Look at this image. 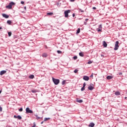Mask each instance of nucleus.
I'll use <instances>...</instances> for the list:
<instances>
[{
	"label": "nucleus",
	"instance_id": "1",
	"mask_svg": "<svg viewBox=\"0 0 127 127\" xmlns=\"http://www.w3.org/2000/svg\"><path fill=\"white\" fill-rule=\"evenodd\" d=\"M15 3L13 2H11L9 3V4L6 6V8H8V9H11L12 8V5H14Z\"/></svg>",
	"mask_w": 127,
	"mask_h": 127
},
{
	"label": "nucleus",
	"instance_id": "2",
	"mask_svg": "<svg viewBox=\"0 0 127 127\" xmlns=\"http://www.w3.org/2000/svg\"><path fill=\"white\" fill-rule=\"evenodd\" d=\"M53 82H54L55 85H58L60 83V80L56 78H52Z\"/></svg>",
	"mask_w": 127,
	"mask_h": 127
},
{
	"label": "nucleus",
	"instance_id": "3",
	"mask_svg": "<svg viewBox=\"0 0 127 127\" xmlns=\"http://www.w3.org/2000/svg\"><path fill=\"white\" fill-rule=\"evenodd\" d=\"M119 44L120 43L119 42V41H117L116 42L114 50H118L119 49V47H120V46H119Z\"/></svg>",
	"mask_w": 127,
	"mask_h": 127
},
{
	"label": "nucleus",
	"instance_id": "4",
	"mask_svg": "<svg viewBox=\"0 0 127 127\" xmlns=\"http://www.w3.org/2000/svg\"><path fill=\"white\" fill-rule=\"evenodd\" d=\"M26 113L27 114H33V111H32V110H31L29 107H27L26 109Z\"/></svg>",
	"mask_w": 127,
	"mask_h": 127
},
{
	"label": "nucleus",
	"instance_id": "5",
	"mask_svg": "<svg viewBox=\"0 0 127 127\" xmlns=\"http://www.w3.org/2000/svg\"><path fill=\"white\" fill-rule=\"evenodd\" d=\"M70 10H65L64 11V16L65 17H67L68 16V13H70Z\"/></svg>",
	"mask_w": 127,
	"mask_h": 127
},
{
	"label": "nucleus",
	"instance_id": "6",
	"mask_svg": "<svg viewBox=\"0 0 127 127\" xmlns=\"http://www.w3.org/2000/svg\"><path fill=\"white\" fill-rule=\"evenodd\" d=\"M102 24H100L99 26V28L97 29V31L98 32H102Z\"/></svg>",
	"mask_w": 127,
	"mask_h": 127
},
{
	"label": "nucleus",
	"instance_id": "7",
	"mask_svg": "<svg viewBox=\"0 0 127 127\" xmlns=\"http://www.w3.org/2000/svg\"><path fill=\"white\" fill-rule=\"evenodd\" d=\"M83 79L85 81H89L90 78L88 76H84Z\"/></svg>",
	"mask_w": 127,
	"mask_h": 127
},
{
	"label": "nucleus",
	"instance_id": "8",
	"mask_svg": "<svg viewBox=\"0 0 127 127\" xmlns=\"http://www.w3.org/2000/svg\"><path fill=\"white\" fill-rule=\"evenodd\" d=\"M88 90H89L90 91H92V90H94V87L93 86H92V85H89L88 87Z\"/></svg>",
	"mask_w": 127,
	"mask_h": 127
},
{
	"label": "nucleus",
	"instance_id": "9",
	"mask_svg": "<svg viewBox=\"0 0 127 127\" xmlns=\"http://www.w3.org/2000/svg\"><path fill=\"white\" fill-rule=\"evenodd\" d=\"M3 17H4L5 18H8L9 17V16L8 15H7L6 14L3 13L2 14Z\"/></svg>",
	"mask_w": 127,
	"mask_h": 127
},
{
	"label": "nucleus",
	"instance_id": "10",
	"mask_svg": "<svg viewBox=\"0 0 127 127\" xmlns=\"http://www.w3.org/2000/svg\"><path fill=\"white\" fill-rule=\"evenodd\" d=\"M5 73H6V71H5V70H2L0 72V75H1V76H2V75H3V74H5Z\"/></svg>",
	"mask_w": 127,
	"mask_h": 127
},
{
	"label": "nucleus",
	"instance_id": "11",
	"mask_svg": "<svg viewBox=\"0 0 127 127\" xmlns=\"http://www.w3.org/2000/svg\"><path fill=\"white\" fill-rule=\"evenodd\" d=\"M103 45L104 47H107L108 46V44L106 42V41H104L103 43Z\"/></svg>",
	"mask_w": 127,
	"mask_h": 127
},
{
	"label": "nucleus",
	"instance_id": "12",
	"mask_svg": "<svg viewBox=\"0 0 127 127\" xmlns=\"http://www.w3.org/2000/svg\"><path fill=\"white\" fill-rule=\"evenodd\" d=\"M107 80H111L112 79H113V76H111V75H108L107 76Z\"/></svg>",
	"mask_w": 127,
	"mask_h": 127
},
{
	"label": "nucleus",
	"instance_id": "13",
	"mask_svg": "<svg viewBox=\"0 0 127 127\" xmlns=\"http://www.w3.org/2000/svg\"><path fill=\"white\" fill-rule=\"evenodd\" d=\"M88 127H95V124H94L93 123H91L89 125Z\"/></svg>",
	"mask_w": 127,
	"mask_h": 127
},
{
	"label": "nucleus",
	"instance_id": "14",
	"mask_svg": "<svg viewBox=\"0 0 127 127\" xmlns=\"http://www.w3.org/2000/svg\"><path fill=\"white\" fill-rule=\"evenodd\" d=\"M76 102L77 103H83V100L81 99H79V98H77L76 100Z\"/></svg>",
	"mask_w": 127,
	"mask_h": 127
},
{
	"label": "nucleus",
	"instance_id": "15",
	"mask_svg": "<svg viewBox=\"0 0 127 127\" xmlns=\"http://www.w3.org/2000/svg\"><path fill=\"white\" fill-rule=\"evenodd\" d=\"M115 95H116V96H120V95H121V92L117 91L115 92Z\"/></svg>",
	"mask_w": 127,
	"mask_h": 127
},
{
	"label": "nucleus",
	"instance_id": "16",
	"mask_svg": "<svg viewBox=\"0 0 127 127\" xmlns=\"http://www.w3.org/2000/svg\"><path fill=\"white\" fill-rule=\"evenodd\" d=\"M42 57H47L48 55L46 53H44L42 55Z\"/></svg>",
	"mask_w": 127,
	"mask_h": 127
},
{
	"label": "nucleus",
	"instance_id": "17",
	"mask_svg": "<svg viewBox=\"0 0 127 127\" xmlns=\"http://www.w3.org/2000/svg\"><path fill=\"white\" fill-rule=\"evenodd\" d=\"M79 55L81 57H84V53H83L82 52L79 53Z\"/></svg>",
	"mask_w": 127,
	"mask_h": 127
},
{
	"label": "nucleus",
	"instance_id": "18",
	"mask_svg": "<svg viewBox=\"0 0 127 127\" xmlns=\"http://www.w3.org/2000/svg\"><path fill=\"white\" fill-rule=\"evenodd\" d=\"M80 31H81V29L78 28L76 31V34L80 33Z\"/></svg>",
	"mask_w": 127,
	"mask_h": 127
},
{
	"label": "nucleus",
	"instance_id": "19",
	"mask_svg": "<svg viewBox=\"0 0 127 127\" xmlns=\"http://www.w3.org/2000/svg\"><path fill=\"white\" fill-rule=\"evenodd\" d=\"M29 78L30 79H33L34 78V75H31L29 76Z\"/></svg>",
	"mask_w": 127,
	"mask_h": 127
},
{
	"label": "nucleus",
	"instance_id": "20",
	"mask_svg": "<svg viewBox=\"0 0 127 127\" xmlns=\"http://www.w3.org/2000/svg\"><path fill=\"white\" fill-rule=\"evenodd\" d=\"M47 15H53V12H50L47 13Z\"/></svg>",
	"mask_w": 127,
	"mask_h": 127
},
{
	"label": "nucleus",
	"instance_id": "21",
	"mask_svg": "<svg viewBox=\"0 0 127 127\" xmlns=\"http://www.w3.org/2000/svg\"><path fill=\"white\" fill-rule=\"evenodd\" d=\"M49 120H50V118H45L44 120V122H46V121H49Z\"/></svg>",
	"mask_w": 127,
	"mask_h": 127
},
{
	"label": "nucleus",
	"instance_id": "22",
	"mask_svg": "<svg viewBox=\"0 0 127 127\" xmlns=\"http://www.w3.org/2000/svg\"><path fill=\"white\" fill-rule=\"evenodd\" d=\"M7 23L8 24H11V21H10V20H7Z\"/></svg>",
	"mask_w": 127,
	"mask_h": 127
},
{
	"label": "nucleus",
	"instance_id": "23",
	"mask_svg": "<svg viewBox=\"0 0 127 127\" xmlns=\"http://www.w3.org/2000/svg\"><path fill=\"white\" fill-rule=\"evenodd\" d=\"M32 93H37V90H31Z\"/></svg>",
	"mask_w": 127,
	"mask_h": 127
},
{
	"label": "nucleus",
	"instance_id": "24",
	"mask_svg": "<svg viewBox=\"0 0 127 127\" xmlns=\"http://www.w3.org/2000/svg\"><path fill=\"white\" fill-rule=\"evenodd\" d=\"M17 119L18 120H21L22 118L20 116H18L17 117Z\"/></svg>",
	"mask_w": 127,
	"mask_h": 127
},
{
	"label": "nucleus",
	"instance_id": "25",
	"mask_svg": "<svg viewBox=\"0 0 127 127\" xmlns=\"http://www.w3.org/2000/svg\"><path fill=\"white\" fill-rule=\"evenodd\" d=\"M74 60H77V59L78 58V57L77 56H74L73 57Z\"/></svg>",
	"mask_w": 127,
	"mask_h": 127
},
{
	"label": "nucleus",
	"instance_id": "26",
	"mask_svg": "<svg viewBox=\"0 0 127 127\" xmlns=\"http://www.w3.org/2000/svg\"><path fill=\"white\" fill-rule=\"evenodd\" d=\"M8 36L10 37L11 36V32H9L8 33Z\"/></svg>",
	"mask_w": 127,
	"mask_h": 127
},
{
	"label": "nucleus",
	"instance_id": "27",
	"mask_svg": "<svg viewBox=\"0 0 127 127\" xmlns=\"http://www.w3.org/2000/svg\"><path fill=\"white\" fill-rule=\"evenodd\" d=\"M65 83H66V81L65 80L63 81L62 84V85H65Z\"/></svg>",
	"mask_w": 127,
	"mask_h": 127
},
{
	"label": "nucleus",
	"instance_id": "28",
	"mask_svg": "<svg viewBox=\"0 0 127 127\" xmlns=\"http://www.w3.org/2000/svg\"><path fill=\"white\" fill-rule=\"evenodd\" d=\"M57 52L58 54H61V53H62V52L61 51H57Z\"/></svg>",
	"mask_w": 127,
	"mask_h": 127
},
{
	"label": "nucleus",
	"instance_id": "29",
	"mask_svg": "<svg viewBox=\"0 0 127 127\" xmlns=\"http://www.w3.org/2000/svg\"><path fill=\"white\" fill-rule=\"evenodd\" d=\"M92 63H93V62L91 61H88V64H92Z\"/></svg>",
	"mask_w": 127,
	"mask_h": 127
},
{
	"label": "nucleus",
	"instance_id": "30",
	"mask_svg": "<svg viewBox=\"0 0 127 127\" xmlns=\"http://www.w3.org/2000/svg\"><path fill=\"white\" fill-rule=\"evenodd\" d=\"M85 90V87H84L83 86L81 88V91H84Z\"/></svg>",
	"mask_w": 127,
	"mask_h": 127
},
{
	"label": "nucleus",
	"instance_id": "31",
	"mask_svg": "<svg viewBox=\"0 0 127 127\" xmlns=\"http://www.w3.org/2000/svg\"><path fill=\"white\" fill-rule=\"evenodd\" d=\"M74 73H78V69H75L74 70Z\"/></svg>",
	"mask_w": 127,
	"mask_h": 127
},
{
	"label": "nucleus",
	"instance_id": "32",
	"mask_svg": "<svg viewBox=\"0 0 127 127\" xmlns=\"http://www.w3.org/2000/svg\"><path fill=\"white\" fill-rule=\"evenodd\" d=\"M19 112H22V111H23V109L21 108L19 109Z\"/></svg>",
	"mask_w": 127,
	"mask_h": 127
},
{
	"label": "nucleus",
	"instance_id": "33",
	"mask_svg": "<svg viewBox=\"0 0 127 127\" xmlns=\"http://www.w3.org/2000/svg\"><path fill=\"white\" fill-rule=\"evenodd\" d=\"M83 87H84V88H85V87H86V83H85V82H84V83H83Z\"/></svg>",
	"mask_w": 127,
	"mask_h": 127
},
{
	"label": "nucleus",
	"instance_id": "34",
	"mask_svg": "<svg viewBox=\"0 0 127 127\" xmlns=\"http://www.w3.org/2000/svg\"><path fill=\"white\" fill-rule=\"evenodd\" d=\"M0 112H2V108L0 107Z\"/></svg>",
	"mask_w": 127,
	"mask_h": 127
},
{
	"label": "nucleus",
	"instance_id": "35",
	"mask_svg": "<svg viewBox=\"0 0 127 127\" xmlns=\"http://www.w3.org/2000/svg\"><path fill=\"white\" fill-rule=\"evenodd\" d=\"M79 11H81V12H84V10H82L81 9H79Z\"/></svg>",
	"mask_w": 127,
	"mask_h": 127
},
{
	"label": "nucleus",
	"instance_id": "36",
	"mask_svg": "<svg viewBox=\"0 0 127 127\" xmlns=\"http://www.w3.org/2000/svg\"><path fill=\"white\" fill-rule=\"evenodd\" d=\"M93 75H94V74L92 73V74L90 75V78H93Z\"/></svg>",
	"mask_w": 127,
	"mask_h": 127
},
{
	"label": "nucleus",
	"instance_id": "37",
	"mask_svg": "<svg viewBox=\"0 0 127 127\" xmlns=\"http://www.w3.org/2000/svg\"><path fill=\"white\" fill-rule=\"evenodd\" d=\"M21 3L22 4H24V1H21Z\"/></svg>",
	"mask_w": 127,
	"mask_h": 127
},
{
	"label": "nucleus",
	"instance_id": "38",
	"mask_svg": "<svg viewBox=\"0 0 127 127\" xmlns=\"http://www.w3.org/2000/svg\"><path fill=\"white\" fill-rule=\"evenodd\" d=\"M14 119H17V116H16V115H14Z\"/></svg>",
	"mask_w": 127,
	"mask_h": 127
},
{
	"label": "nucleus",
	"instance_id": "39",
	"mask_svg": "<svg viewBox=\"0 0 127 127\" xmlns=\"http://www.w3.org/2000/svg\"><path fill=\"white\" fill-rule=\"evenodd\" d=\"M36 118L37 120H39V119H40V117H38L37 115L36 116Z\"/></svg>",
	"mask_w": 127,
	"mask_h": 127
},
{
	"label": "nucleus",
	"instance_id": "40",
	"mask_svg": "<svg viewBox=\"0 0 127 127\" xmlns=\"http://www.w3.org/2000/svg\"><path fill=\"white\" fill-rule=\"evenodd\" d=\"M92 9H97V8L96 7H93Z\"/></svg>",
	"mask_w": 127,
	"mask_h": 127
},
{
	"label": "nucleus",
	"instance_id": "41",
	"mask_svg": "<svg viewBox=\"0 0 127 127\" xmlns=\"http://www.w3.org/2000/svg\"><path fill=\"white\" fill-rule=\"evenodd\" d=\"M32 127H36V125L35 124H34L33 126Z\"/></svg>",
	"mask_w": 127,
	"mask_h": 127
},
{
	"label": "nucleus",
	"instance_id": "42",
	"mask_svg": "<svg viewBox=\"0 0 127 127\" xmlns=\"http://www.w3.org/2000/svg\"><path fill=\"white\" fill-rule=\"evenodd\" d=\"M72 16H73V17H75V14H74V13H73V14H72Z\"/></svg>",
	"mask_w": 127,
	"mask_h": 127
},
{
	"label": "nucleus",
	"instance_id": "43",
	"mask_svg": "<svg viewBox=\"0 0 127 127\" xmlns=\"http://www.w3.org/2000/svg\"><path fill=\"white\" fill-rule=\"evenodd\" d=\"M70 1L73 2V1H75V0H70Z\"/></svg>",
	"mask_w": 127,
	"mask_h": 127
},
{
	"label": "nucleus",
	"instance_id": "44",
	"mask_svg": "<svg viewBox=\"0 0 127 127\" xmlns=\"http://www.w3.org/2000/svg\"><path fill=\"white\" fill-rule=\"evenodd\" d=\"M119 75H123V73L120 72V73H119Z\"/></svg>",
	"mask_w": 127,
	"mask_h": 127
},
{
	"label": "nucleus",
	"instance_id": "45",
	"mask_svg": "<svg viewBox=\"0 0 127 127\" xmlns=\"http://www.w3.org/2000/svg\"><path fill=\"white\" fill-rule=\"evenodd\" d=\"M24 8L25 10H26V6H25V7H24Z\"/></svg>",
	"mask_w": 127,
	"mask_h": 127
},
{
	"label": "nucleus",
	"instance_id": "46",
	"mask_svg": "<svg viewBox=\"0 0 127 127\" xmlns=\"http://www.w3.org/2000/svg\"><path fill=\"white\" fill-rule=\"evenodd\" d=\"M88 20H89V19H85V21H88Z\"/></svg>",
	"mask_w": 127,
	"mask_h": 127
},
{
	"label": "nucleus",
	"instance_id": "47",
	"mask_svg": "<svg viewBox=\"0 0 127 127\" xmlns=\"http://www.w3.org/2000/svg\"><path fill=\"white\" fill-rule=\"evenodd\" d=\"M45 48H46V49H47V48H48L47 47V46H45Z\"/></svg>",
	"mask_w": 127,
	"mask_h": 127
},
{
	"label": "nucleus",
	"instance_id": "48",
	"mask_svg": "<svg viewBox=\"0 0 127 127\" xmlns=\"http://www.w3.org/2000/svg\"><path fill=\"white\" fill-rule=\"evenodd\" d=\"M41 124L42 125V124H43V122H42Z\"/></svg>",
	"mask_w": 127,
	"mask_h": 127
},
{
	"label": "nucleus",
	"instance_id": "49",
	"mask_svg": "<svg viewBox=\"0 0 127 127\" xmlns=\"http://www.w3.org/2000/svg\"><path fill=\"white\" fill-rule=\"evenodd\" d=\"M2 29V28H1V27H0V29Z\"/></svg>",
	"mask_w": 127,
	"mask_h": 127
},
{
	"label": "nucleus",
	"instance_id": "50",
	"mask_svg": "<svg viewBox=\"0 0 127 127\" xmlns=\"http://www.w3.org/2000/svg\"><path fill=\"white\" fill-rule=\"evenodd\" d=\"M125 99H127V97H125Z\"/></svg>",
	"mask_w": 127,
	"mask_h": 127
},
{
	"label": "nucleus",
	"instance_id": "51",
	"mask_svg": "<svg viewBox=\"0 0 127 127\" xmlns=\"http://www.w3.org/2000/svg\"><path fill=\"white\" fill-rule=\"evenodd\" d=\"M1 91H0V94H1Z\"/></svg>",
	"mask_w": 127,
	"mask_h": 127
},
{
	"label": "nucleus",
	"instance_id": "52",
	"mask_svg": "<svg viewBox=\"0 0 127 127\" xmlns=\"http://www.w3.org/2000/svg\"><path fill=\"white\" fill-rule=\"evenodd\" d=\"M101 56H103V55H101Z\"/></svg>",
	"mask_w": 127,
	"mask_h": 127
}]
</instances>
